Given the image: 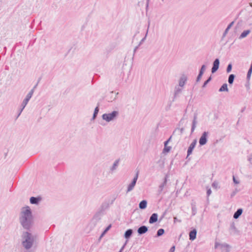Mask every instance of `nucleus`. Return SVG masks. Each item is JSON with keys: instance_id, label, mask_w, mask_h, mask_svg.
Wrapping results in <instances>:
<instances>
[{"instance_id": "53", "label": "nucleus", "mask_w": 252, "mask_h": 252, "mask_svg": "<svg viewBox=\"0 0 252 252\" xmlns=\"http://www.w3.org/2000/svg\"><path fill=\"white\" fill-rule=\"evenodd\" d=\"M168 143H169V142H168V141H167V140H166V141H165L164 142V146H165V145L167 146V144H168Z\"/></svg>"}, {"instance_id": "24", "label": "nucleus", "mask_w": 252, "mask_h": 252, "mask_svg": "<svg viewBox=\"0 0 252 252\" xmlns=\"http://www.w3.org/2000/svg\"><path fill=\"white\" fill-rule=\"evenodd\" d=\"M250 32L251 31L250 30H247L243 31L240 34V36L239 37V38L241 39L246 37Z\"/></svg>"}, {"instance_id": "45", "label": "nucleus", "mask_w": 252, "mask_h": 252, "mask_svg": "<svg viewBox=\"0 0 252 252\" xmlns=\"http://www.w3.org/2000/svg\"><path fill=\"white\" fill-rule=\"evenodd\" d=\"M173 219H174V223H175L177 221L179 222H181V220H178L176 217H174Z\"/></svg>"}, {"instance_id": "11", "label": "nucleus", "mask_w": 252, "mask_h": 252, "mask_svg": "<svg viewBox=\"0 0 252 252\" xmlns=\"http://www.w3.org/2000/svg\"><path fill=\"white\" fill-rule=\"evenodd\" d=\"M229 232L230 234L235 235L238 233V230L235 227V224L234 221L232 222L230 224L229 228Z\"/></svg>"}, {"instance_id": "26", "label": "nucleus", "mask_w": 252, "mask_h": 252, "mask_svg": "<svg viewBox=\"0 0 252 252\" xmlns=\"http://www.w3.org/2000/svg\"><path fill=\"white\" fill-rule=\"evenodd\" d=\"M235 77H236L235 75H234L233 74H231L229 75L228 79V82L229 85L233 84Z\"/></svg>"}, {"instance_id": "41", "label": "nucleus", "mask_w": 252, "mask_h": 252, "mask_svg": "<svg viewBox=\"0 0 252 252\" xmlns=\"http://www.w3.org/2000/svg\"><path fill=\"white\" fill-rule=\"evenodd\" d=\"M112 227V225L111 224H110L109 225H108L106 228L104 230H105L106 232H108V231H109L110 230V229Z\"/></svg>"}, {"instance_id": "64", "label": "nucleus", "mask_w": 252, "mask_h": 252, "mask_svg": "<svg viewBox=\"0 0 252 252\" xmlns=\"http://www.w3.org/2000/svg\"><path fill=\"white\" fill-rule=\"evenodd\" d=\"M212 186H213V187H215V186H216V184H215V183H213V184H212Z\"/></svg>"}, {"instance_id": "12", "label": "nucleus", "mask_w": 252, "mask_h": 252, "mask_svg": "<svg viewBox=\"0 0 252 252\" xmlns=\"http://www.w3.org/2000/svg\"><path fill=\"white\" fill-rule=\"evenodd\" d=\"M158 220V215L157 213H153L150 217L149 222L150 224H153L156 222Z\"/></svg>"}, {"instance_id": "61", "label": "nucleus", "mask_w": 252, "mask_h": 252, "mask_svg": "<svg viewBox=\"0 0 252 252\" xmlns=\"http://www.w3.org/2000/svg\"><path fill=\"white\" fill-rule=\"evenodd\" d=\"M119 94V93H117L116 94V96L114 97V100L116 99L117 95Z\"/></svg>"}, {"instance_id": "31", "label": "nucleus", "mask_w": 252, "mask_h": 252, "mask_svg": "<svg viewBox=\"0 0 252 252\" xmlns=\"http://www.w3.org/2000/svg\"><path fill=\"white\" fill-rule=\"evenodd\" d=\"M212 78L211 75L209 76L208 79L204 82L202 87L204 88L206 87L207 85L212 80Z\"/></svg>"}, {"instance_id": "48", "label": "nucleus", "mask_w": 252, "mask_h": 252, "mask_svg": "<svg viewBox=\"0 0 252 252\" xmlns=\"http://www.w3.org/2000/svg\"><path fill=\"white\" fill-rule=\"evenodd\" d=\"M171 105H172V103H171V102H170V103H169V104H168V105L167 106V107H166V111H168V110H169V109H170V107H171Z\"/></svg>"}, {"instance_id": "37", "label": "nucleus", "mask_w": 252, "mask_h": 252, "mask_svg": "<svg viewBox=\"0 0 252 252\" xmlns=\"http://www.w3.org/2000/svg\"><path fill=\"white\" fill-rule=\"evenodd\" d=\"M232 67V66L231 63H229V64H228V65L227 66V68H226V72H227V73H229V72H230L231 71Z\"/></svg>"}, {"instance_id": "20", "label": "nucleus", "mask_w": 252, "mask_h": 252, "mask_svg": "<svg viewBox=\"0 0 252 252\" xmlns=\"http://www.w3.org/2000/svg\"><path fill=\"white\" fill-rule=\"evenodd\" d=\"M243 211V210L242 208L238 209L233 215V218L235 219L239 218V217L242 215Z\"/></svg>"}, {"instance_id": "35", "label": "nucleus", "mask_w": 252, "mask_h": 252, "mask_svg": "<svg viewBox=\"0 0 252 252\" xmlns=\"http://www.w3.org/2000/svg\"><path fill=\"white\" fill-rule=\"evenodd\" d=\"M252 73V69L249 68L247 75V80L248 82H249V80L251 78V74Z\"/></svg>"}, {"instance_id": "47", "label": "nucleus", "mask_w": 252, "mask_h": 252, "mask_svg": "<svg viewBox=\"0 0 252 252\" xmlns=\"http://www.w3.org/2000/svg\"><path fill=\"white\" fill-rule=\"evenodd\" d=\"M233 181L235 184H238L239 183V182L236 180L234 176L233 177Z\"/></svg>"}, {"instance_id": "42", "label": "nucleus", "mask_w": 252, "mask_h": 252, "mask_svg": "<svg viewBox=\"0 0 252 252\" xmlns=\"http://www.w3.org/2000/svg\"><path fill=\"white\" fill-rule=\"evenodd\" d=\"M139 46H138V45L137 46H136L134 48V50H133V57H132V59H133V57H134V54H135V52H136L137 50L138 49V48H139Z\"/></svg>"}, {"instance_id": "8", "label": "nucleus", "mask_w": 252, "mask_h": 252, "mask_svg": "<svg viewBox=\"0 0 252 252\" xmlns=\"http://www.w3.org/2000/svg\"><path fill=\"white\" fill-rule=\"evenodd\" d=\"M168 177V175H166L163 179V182L159 186L158 189V194H159L163 191V189L165 186L167 185V178Z\"/></svg>"}, {"instance_id": "7", "label": "nucleus", "mask_w": 252, "mask_h": 252, "mask_svg": "<svg viewBox=\"0 0 252 252\" xmlns=\"http://www.w3.org/2000/svg\"><path fill=\"white\" fill-rule=\"evenodd\" d=\"M220 66V60L216 59L213 63V66L211 69L212 73H215L219 69Z\"/></svg>"}, {"instance_id": "51", "label": "nucleus", "mask_w": 252, "mask_h": 252, "mask_svg": "<svg viewBox=\"0 0 252 252\" xmlns=\"http://www.w3.org/2000/svg\"><path fill=\"white\" fill-rule=\"evenodd\" d=\"M23 109H23V108H22V107L21 108V109H20V111H19V113L18 114V115H17V117H16V119H17V118L19 117V116L20 115V114H21V113H22V111L23 110Z\"/></svg>"}, {"instance_id": "50", "label": "nucleus", "mask_w": 252, "mask_h": 252, "mask_svg": "<svg viewBox=\"0 0 252 252\" xmlns=\"http://www.w3.org/2000/svg\"><path fill=\"white\" fill-rule=\"evenodd\" d=\"M252 160V153L248 157V160L251 163V160Z\"/></svg>"}, {"instance_id": "1", "label": "nucleus", "mask_w": 252, "mask_h": 252, "mask_svg": "<svg viewBox=\"0 0 252 252\" xmlns=\"http://www.w3.org/2000/svg\"><path fill=\"white\" fill-rule=\"evenodd\" d=\"M33 219L32 211L30 207L27 206L23 207L20 213L19 220L24 229L30 230L33 223Z\"/></svg>"}, {"instance_id": "18", "label": "nucleus", "mask_w": 252, "mask_h": 252, "mask_svg": "<svg viewBox=\"0 0 252 252\" xmlns=\"http://www.w3.org/2000/svg\"><path fill=\"white\" fill-rule=\"evenodd\" d=\"M133 232V231L132 229H128L127 230H126L124 234L125 238L127 240L129 239L131 237Z\"/></svg>"}, {"instance_id": "43", "label": "nucleus", "mask_w": 252, "mask_h": 252, "mask_svg": "<svg viewBox=\"0 0 252 252\" xmlns=\"http://www.w3.org/2000/svg\"><path fill=\"white\" fill-rule=\"evenodd\" d=\"M127 241L125 242V243L124 244V245L122 246V247L121 248L119 252H122L125 249V247Z\"/></svg>"}, {"instance_id": "46", "label": "nucleus", "mask_w": 252, "mask_h": 252, "mask_svg": "<svg viewBox=\"0 0 252 252\" xmlns=\"http://www.w3.org/2000/svg\"><path fill=\"white\" fill-rule=\"evenodd\" d=\"M175 250V246H173L170 248V249L169 250V252H174Z\"/></svg>"}, {"instance_id": "15", "label": "nucleus", "mask_w": 252, "mask_h": 252, "mask_svg": "<svg viewBox=\"0 0 252 252\" xmlns=\"http://www.w3.org/2000/svg\"><path fill=\"white\" fill-rule=\"evenodd\" d=\"M197 230L195 228H193L189 233V238L191 241H193L196 238Z\"/></svg>"}, {"instance_id": "23", "label": "nucleus", "mask_w": 252, "mask_h": 252, "mask_svg": "<svg viewBox=\"0 0 252 252\" xmlns=\"http://www.w3.org/2000/svg\"><path fill=\"white\" fill-rule=\"evenodd\" d=\"M136 185V183L131 181V182L128 185L127 189L126 190V193L131 191L134 189L135 186Z\"/></svg>"}, {"instance_id": "27", "label": "nucleus", "mask_w": 252, "mask_h": 252, "mask_svg": "<svg viewBox=\"0 0 252 252\" xmlns=\"http://www.w3.org/2000/svg\"><path fill=\"white\" fill-rule=\"evenodd\" d=\"M119 162H120V159H118L115 161L112 166L110 168V170L111 171H113L116 169L117 167H118V166L119 165Z\"/></svg>"}, {"instance_id": "5", "label": "nucleus", "mask_w": 252, "mask_h": 252, "mask_svg": "<svg viewBox=\"0 0 252 252\" xmlns=\"http://www.w3.org/2000/svg\"><path fill=\"white\" fill-rule=\"evenodd\" d=\"M33 91L31 90L29 92V93L27 94V95H26L25 98L23 101L22 104H21V106L23 108V109H24V108L26 107L27 103L29 101V100L31 99V98L32 97V95H33Z\"/></svg>"}, {"instance_id": "49", "label": "nucleus", "mask_w": 252, "mask_h": 252, "mask_svg": "<svg viewBox=\"0 0 252 252\" xmlns=\"http://www.w3.org/2000/svg\"><path fill=\"white\" fill-rule=\"evenodd\" d=\"M40 78L39 79V80H38L37 83H36V84L33 87V88L31 90H33V92L34 91L35 89L37 87V86L38 85V83H39V82L40 81Z\"/></svg>"}, {"instance_id": "57", "label": "nucleus", "mask_w": 252, "mask_h": 252, "mask_svg": "<svg viewBox=\"0 0 252 252\" xmlns=\"http://www.w3.org/2000/svg\"><path fill=\"white\" fill-rule=\"evenodd\" d=\"M182 120L183 119H181L179 123V126H180L182 124Z\"/></svg>"}, {"instance_id": "17", "label": "nucleus", "mask_w": 252, "mask_h": 252, "mask_svg": "<svg viewBox=\"0 0 252 252\" xmlns=\"http://www.w3.org/2000/svg\"><path fill=\"white\" fill-rule=\"evenodd\" d=\"M234 23V22L232 21L227 26V28L225 29L224 32L223 33L221 40H223V39L225 37V36L227 34V33H228L229 30L232 27V26L233 25Z\"/></svg>"}, {"instance_id": "59", "label": "nucleus", "mask_w": 252, "mask_h": 252, "mask_svg": "<svg viewBox=\"0 0 252 252\" xmlns=\"http://www.w3.org/2000/svg\"><path fill=\"white\" fill-rule=\"evenodd\" d=\"M171 138H172V136H171L167 140V141H168V142H169V141L171 140Z\"/></svg>"}, {"instance_id": "60", "label": "nucleus", "mask_w": 252, "mask_h": 252, "mask_svg": "<svg viewBox=\"0 0 252 252\" xmlns=\"http://www.w3.org/2000/svg\"><path fill=\"white\" fill-rule=\"evenodd\" d=\"M149 0H146V3H147V6H149Z\"/></svg>"}, {"instance_id": "6", "label": "nucleus", "mask_w": 252, "mask_h": 252, "mask_svg": "<svg viewBox=\"0 0 252 252\" xmlns=\"http://www.w3.org/2000/svg\"><path fill=\"white\" fill-rule=\"evenodd\" d=\"M197 143V139H195L193 140V141L192 142V143L190 144L188 148V151H187V158H188V157L190 155L192 151L195 148L196 145Z\"/></svg>"}, {"instance_id": "4", "label": "nucleus", "mask_w": 252, "mask_h": 252, "mask_svg": "<svg viewBox=\"0 0 252 252\" xmlns=\"http://www.w3.org/2000/svg\"><path fill=\"white\" fill-rule=\"evenodd\" d=\"M209 132L204 131L199 139V143L200 146L205 145L208 141Z\"/></svg>"}, {"instance_id": "2", "label": "nucleus", "mask_w": 252, "mask_h": 252, "mask_svg": "<svg viewBox=\"0 0 252 252\" xmlns=\"http://www.w3.org/2000/svg\"><path fill=\"white\" fill-rule=\"evenodd\" d=\"M29 231L23 232L22 235L23 240L22 245L26 250H29L32 247L35 238V236L33 235Z\"/></svg>"}, {"instance_id": "16", "label": "nucleus", "mask_w": 252, "mask_h": 252, "mask_svg": "<svg viewBox=\"0 0 252 252\" xmlns=\"http://www.w3.org/2000/svg\"><path fill=\"white\" fill-rule=\"evenodd\" d=\"M187 80V77L184 75V74H183L181 77H180V80H179V85L180 87H183L186 81Z\"/></svg>"}, {"instance_id": "54", "label": "nucleus", "mask_w": 252, "mask_h": 252, "mask_svg": "<svg viewBox=\"0 0 252 252\" xmlns=\"http://www.w3.org/2000/svg\"><path fill=\"white\" fill-rule=\"evenodd\" d=\"M167 212V210H165V211L163 213V214H162L163 216H165L166 215V214Z\"/></svg>"}, {"instance_id": "52", "label": "nucleus", "mask_w": 252, "mask_h": 252, "mask_svg": "<svg viewBox=\"0 0 252 252\" xmlns=\"http://www.w3.org/2000/svg\"><path fill=\"white\" fill-rule=\"evenodd\" d=\"M235 194H236L235 191H233L232 192V193L231 194V195H230L231 197H232L233 196H234L235 195Z\"/></svg>"}, {"instance_id": "39", "label": "nucleus", "mask_w": 252, "mask_h": 252, "mask_svg": "<svg viewBox=\"0 0 252 252\" xmlns=\"http://www.w3.org/2000/svg\"><path fill=\"white\" fill-rule=\"evenodd\" d=\"M206 65H205V64H203V65L201 66V67L200 69H199V71H201V72H203V73H204V71H205V69H206Z\"/></svg>"}, {"instance_id": "21", "label": "nucleus", "mask_w": 252, "mask_h": 252, "mask_svg": "<svg viewBox=\"0 0 252 252\" xmlns=\"http://www.w3.org/2000/svg\"><path fill=\"white\" fill-rule=\"evenodd\" d=\"M99 103H98L97 106L95 108L94 112V114L92 117V118L91 119V121L94 120L96 118L97 114L98 113L99 108Z\"/></svg>"}, {"instance_id": "58", "label": "nucleus", "mask_w": 252, "mask_h": 252, "mask_svg": "<svg viewBox=\"0 0 252 252\" xmlns=\"http://www.w3.org/2000/svg\"><path fill=\"white\" fill-rule=\"evenodd\" d=\"M107 232L105 231V230H103V231L102 232L101 234H102V235H104Z\"/></svg>"}, {"instance_id": "63", "label": "nucleus", "mask_w": 252, "mask_h": 252, "mask_svg": "<svg viewBox=\"0 0 252 252\" xmlns=\"http://www.w3.org/2000/svg\"><path fill=\"white\" fill-rule=\"evenodd\" d=\"M33 252V251H28H28H26V252Z\"/></svg>"}, {"instance_id": "19", "label": "nucleus", "mask_w": 252, "mask_h": 252, "mask_svg": "<svg viewBox=\"0 0 252 252\" xmlns=\"http://www.w3.org/2000/svg\"><path fill=\"white\" fill-rule=\"evenodd\" d=\"M182 92V89L180 88L179 87L176 86L175 88V91L174 94V96L172 99V101L175 100L176 98L178 95Z\"/></svg>"}, {"instance_id": "40", "label": "nucleus", "mask_w": 252, "mask_h": 252, "mask_svg": "<svg viewBox=\"0 0 252 252\" xmlns=\"http://www.w3.org/2000/svg\"><path fill=\"white\" fill-rule=\"evenodd\" d=\"M196 213V208L195 206L192 207V215H194Z\"/></svg>"}, {"instance_id": "44", "label": "nucleus", "mask_w": 252, "mask_h": 252, "mask_svg": "<svg viewBox=\"0 0 252 252\" xmlns=\"http://www.w3.org/2000/svg\"><path fill=\"white\" fill-rule=\"evenodd\" d=\"M212 193V190L211 189H208L207 190V196H209Z\"/></svg>"}, {"instance_id": "55", "label": "nucleus", "mask_w": 252, "mask_h": 252, "mask_svg": "<svg viewBox=\"0 0 252 252\" xmlns=\"http://www.w3.org/2000/svg\"><path fill=\"white\" fill-rule=\"evenodd\" d=\"M165 216H163V215H162V216H161L160 219H159V221H161L164 217Z\"/></svg>"}, {"instance_id": "29", "label": "nucleus", "mask_w": 252, "mask_h": 252, "mask_svg": "<svg viewBox=\"0 0 252 252\" xmlns=\"http://www.w3.org/2000/svg\"><path fill=\"white\" fill-rule=\"evenodd\" d=\"M109 207V204L107 203H103L100 207L99 208V211H101L103 213H104V211Z\"/></svg>"}, {"instance_id": "36", "label": "nucleus", "mask_w": 252, "mask_h": 252, "mask_svg": "<svg viewBox=\"0 0 252 252\" xmlns=\"http://www.w3.org/2000/svg\"><path fill=\"white\" fill-rule=\"evenodd\" d=\"M171 149V147L170 146L165 145L162 152L164 153H168L170 151Z\"/></svg>"}, {"instance_id": "33", "label": "nucleus", "mask_w": 252, "mask_h": 252, "mask_svg": "<svg viewBox=\"0 0 252 252\" xmlns=\"http://www.w3.org/2000/svg\"><path fill=\"white\" fill-rule=\"evenodd\" d=\"M139 173V170L138 169H136L135 175L132 180V182H135L136 183L138 178Z\"/></svg>"}, {"instance_id": "34", "label": "nucleus", "mask_w": 252, "mask_h": 252, "mask_svg": "<svg viewBox=\"0 0 252 252\" xmlns=\"http://www.w3.org/2000/svg\"><path fill=\"white\" fill-rule=\"evenodd\" d=\"M203 74H204L203 72L199 71V73H198V74L197 76L196 79V83H198L200 81Z\"/></svg>"}, {"instance_id": "10", "label": "nucleus", "mask_w": 252, "mask_h": 252, "mask_svg": "<svg viewBox=\"0 0 252 252\" xmlns=\"http://www.w3.org/2000/svg\"><path fill=\"white\" fill-rule=\"evenodd\" d=\"M148 231V227L146 225L140 226L137 231L139 235H142L146 233Z\"/></svg>"}, {"instance_id": "62", "label": "nucleus", "mask_w": 252, "mask_h": 252, "mask_svg": "<svg viewBox=\"0 0 252 252\" xmlns=\"http://www.w3.org/2000/svg\"><path fill=\"white\" fill-rule=\"evenodd\" d=\"M245 109V107L243 108L242 110H241V112H243L244 111Z\"/></svg>"}, {"instance_id": "9", "label": "nucleus", "mask_w": 252, "mask_h": 252, "mask_svg": "<svg viewBox=\"0 0 252 252\" xmlns=\"http://www.w3.org/2000/svg\"><path fill=\"white\" fill-rule=\"evenodd\" d=\"M41 200L40 196L34 197L32 196L30 198V203L32 204L38 205Z\"/></svg>"}, {"instance_id": "56", "label": "nucleus", "mask_w": 252, "mask_h": 252, "mask_svg": "<svg viewBox=\"0 0 252 252\" xmlns=\"http://www.w3.org/2000/svg\"><path fill=\"white\" fill-rule=\"evenodd\" d=\"M104 235H102V234H101L99 238V240H100Z\"/></svg>"}, {"instance_id": "22", "label": "nucleus", "mask_w": 252, "mask_h": 252, "mask_svg": "<svg viewBox=\"0 0 252 252\" xmlns=\"http://www.w3.org/2000/svg\"><path fill=\"white\" fill-rule=\"evenodd\" d=\"M147 206V201L146 200H142L139 204V208L140 209L144 210L146 208Z\"/></svg>"}, {"instance_id": "32", "label": "nucleus", "mask_w": 252, "mask_h": 252, "mask_svg": "<svg viewBox=\"0 0 252 252\" xmlns=\"http://www.w3.org/2000/svg\"><path fill=\"white\" fill-rule=\"evenodd\" d=\"M219 246H221V248H227L229 247V245L226 244H220L218 243H216L215 245V249L217 248Z\"/></svg>"}, {"instance_id": "28", "label": "nucleus", "mask_w": 252, "mask_h": 252, "mask_svg": "<svg viewBox=\"0 0 252 252\" xmlns=\"http://www.w3.org/2000/svg\"><path fill=\"white\" fill-rule=\"evenodd\" d=\"M150 21L149 20L148 21V29H147L146 34H145V36L141 40V41L139 43L138 46H140L145 41V39L146 38V37L147 36V34H148V30H149V27H150Z\"/></svg>"}, {"instance_id": "13", "label": "nucleus", "mask_w": 252, "mask_h": 252, "mask_svg": "<svg viewBox=\"0 0 252 252\" xmlns=\"http://www.w3.org/2000/svg\"><path fill=\"white\" fill-rule=\"evenodd\" d=\"M197 114L194 113V116H193V119L192 123V126L191 128V133H192L196 127V124H197Z\"/></svg>"}, {"instance_id": "3", "label": "nucleus", "mask_w": 252, "mask_h": 252, "mask_svg": "<svg viewBox=\"0 0 252 252\" xmlns=\"http://www.w3.org/2000/svg\"><path fill=\"white\" fill-rule=\"evenodd\" d=\"M118 111H113L109 113H105L102 115V119L107 122H110L116 119L119 116Z\"/></svg>"}, {"instance_id": "30", "label": "nucleus", "mask_w": 252, "mask_h": 252, "mask_svg": "<svg viewBox=\"0 0 252 252\" xmlns=\"http://www.w3.org/2000/svg\"><path fill=\"white\" fill-rule=\"evenodd\" d=\"M165 232L164 229L163 228H160L159 229L156 234V235L155 236V237H158L161 236H162Z\"/></svg>"}, {"instance_id": "25", "label": "nucleus", "mask_w": 252, "mask_h": 252, "mask_svg": "<svg viewBox=\"0 0 252 252\" xmlns=\"http://www.w3.org/2000/svg\"><path fill=\"white\" fill-rule=\"evenodd\" d=\"M219 92H228V89L227 87V84L226 83L223 84L219 89Z\"/></svg>"}, {"instance_id": "38", "label": "nucleus", "mask_w": 252, "mask_h": 252, "mask_svg": "<svg viewBox=\"0 0 252 252\" xmlns=\"http://www.w3.org/2000/svg\"><path fill=\"white\" fill-rule=\"evenodd\" d=\"M179 130L180 131V134L181 135L184 131V127H182L181 128H177L173 132V134H174L176 131V130Z\"/></svg>"}, {"instance_id": "14", "label": "nucleus", "mask_w": 252, "mask_h": 252, "mask_svg": "<svg viewBox=\"0 0 252 252\" xmlns=\"http://www.w3.org/2000/svg\"><path fill=\"white\" fill-rule=\"evenodd\" d=\"M103 214L104 213H103L101 211L98 210L94 216V220H95L96 222H97L101 219V217L103 215Z\"/></svg>"}]
</instances>
